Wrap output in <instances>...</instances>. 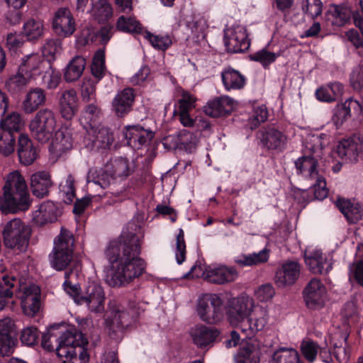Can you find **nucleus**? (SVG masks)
I'll use <instances>...</instances> for the list:
<instances>
[{
  "mask_svg": "<svg viewBox=\"0 0 363 363\" xmlns=\"http://www.w3.org/2000/svg\"><path fill=\"white\" fill-rule=\"evenodd\" d=\"M196 98L189 92L183 91L179 100L178 112H189L195 107Z\"/></svg>",
  "mask_w": 363,
  "mask_h": 363,
  "instance_id": "obj_61",
  "label": "nucleus"
},
{
  "mask_svg": "<svg viewBox=\"0 0 363 363\" xmlns=\"http://www.w3.org/2000/svg\"><path fill=\"white\" fill-rule=\"evenodd\" d=\"M116 27L119 30L126 33H140L141 30L140 23L133 17H125L121 16L118 18Z\"/></svg>",
  "mask_w": 363,
  "mask_h": 363,
  "instance_id": "obj_51",
  "label": "nucleus"
},
{
  "mask_svg": "<svg viewBox=\"0 0 363 363\" xmlns=\"http://www.w3.org/2000/svg\"><path fill=\"white\" fill-rule=\"evenodd\" d=\"M24 284L13 276H4L0 279V311L6 304L5 298H12L15 292L21 291Z\"/></svg>",
  "mask_w": 363,
  "mask_h": 363,
  "instance_id": "obj_30",
  "label": "nucleus"
},
{
  "mask_svg": "<svg viewBox=\"0 0 363 363\" xmlns=\"http://www.w3.org/2000/svg\"><path fill=\"white\" fill-rule=\"evenodd\" d=\"M17 135L9 133V132H2L0 133V154L7 157L14 152L16 146V139Z\"/></svg>",
  "mask_w": 363,
  "mask_h": 363,
  "instance_id": "obj_47",
  "label": "nucleus"
},
{
  "mask_svg": "<svg viewBox=\"0 0 363 363\" xmlns=\"http://www.w3.org/2000/svg\"><path fill=\"white\" fill-rule=\"evenodd\" d=\"M16 150L20 163L25 166L32 164L38 156L32 140L25 134L18 136Z\"/></svg>",
  "mask_w": 363,
  "mask_h": 363,
  "instance_id": "obj_26",
  "label": "nucleus"
},
{
  "mask_svg": "<svg viewBox=\"0 0 363 363\" xmlns=\"http://www.w3.org/2000/svg\"><path fill=\"white\" fill-rule=\"evenodd\" d=\"M58 213L59 210L55 204L48 201L40 204L38 210L35 213L34 220L40 225H45L55 221Z\"/></svg>",
  "mask_w": 363,
  "mask_h": 363,
  "instance_id": "obj_34",
  "label": "nucleus"
},
{
  "mask_svg": "<svg viewBox=\"0 0 363 363\" xmlns=\"http://www.w3.org/2000/svg\"><path fill=\"white\" fill-rule=\"evenodd\" d=\"M143 237L140 227L135 222H130L127 231L109 242L105 250L109 263L106 281L109 286H125L145 272L146 262L140 257Z\"/></svg>",
  "mask_w": 363,
  "mask_h": 363,
  "instance_id": "obj_1",
  "label": "nucleus"
},
{
  "mask_svg": "<svg viewBox=\"0 0 363 363\" xmlns=\"http://www.w3.org/2000/svg\"><path fill=\"white\" fill-rule=\"evenodd\" d=\"M14 321L10 318L0 320V355L9 356L16 342Z\"/></svg>",
  "mask_w": 363,
  "mask_h": 363,
  "instance_id": "obj_17",
  "label": "nucleus"
},
{
  "mask_svg": "<svg viewBox=\"0 0 363 363\" xmlns=\"http://www.w3.org/2000/svg\"><path fill=\"white\" fill-rule=\"evenodd\" d=\"M54 112L48 108L39 110L30 123L33 135L40 143H45L52 137L56 126Z\"/></svg>",
  "mask_w": 363,
  "mask_h": 363,
  "instance_id": "obj_8",
  "label": "nucleus"
},
{
  "mask_svg": "<svg viewBox=\"0 0 363 363\" xmlns=\"http://www.w3.org/2000/svg\"><path fill=\"white\" fill-rule=\"evenodd\" d=\"M311 179L315 180V183L313 185L315 198L318 200H323L326 198L328 194V189L326 187L325 179L318 174L317 177H313Z\"/></svg>",
  "mask_w": 363,
  "mask_h": 363,
  "instance_id": "obj_57",
  "label": "nucleus"
},
{
  "mask_svg": "<svg viewBox=\"0 0 363 363\" xmlns=\"http://www.w3.org/2000/svg\"><path fill=\"white\" fill-rule=\"evenodd\" d=\"M275 294L274 289L271 284H264L255 291L257 298L262 302L270 300Z\"/></svg>",
  "mask_w": 363,
  "mask_h": 363,
  "instance_id": "obj_64",
  "label": "nucleus"
},
{
  "mask_svg": "<svg viewBox=\"0 0 363 363\" xmlns=\"http://www.w3.org/2000/svg\"><path fill=\"white\" fill-rule=\"evenodd\" d=\"M105 294L103 287L95 281H89L80 297L79 304H85L94 313L104 311Z\"/></svg>",
  "mask_w": 363,
  "mask_h": 363,
  "instance_id": "obj_13",
  "label": "nucleus"
},
{
  "mask_svg": "<svg viewBox=\"0 0 363 363\" xmlns=\"http://www.w3.org/2000/svg\"><path fill=\"white\" fill-rule=\"evenodd\" d=\"M269 257V250L264 249L257 253L241 255L235 259V262L240 266L258 265L267 262Z\"/></svg>",
  "mask_w": 363,
  "mask_h": 363,
  "instance_id": "obj_42",
  "label": "nucleus"
},
{
  "mask_svg": "<svg viewBox=\"0 0 363 363\" xmlns=\"http://www.w3.org/2000/svg\"><path fill=\"white\" fill-rule=\"evenodd\" d=\"M147 38L149 41L151 43L154 48H156L159 50H165L169 48L172 44L171 38L166 36H159L154 35L150 33L147 34Z\"/></svg>",
  "mask_w": 363,
  "mask_h": 363,
  "instance_id": "obj_62",
  "label": "nucleus"
},
{
  "mask_svg": "<svg viewBox=\"0 0 363 363\" xmlns=\"http://www.w3.org/2000/svg\"><path fill=\"white\" fill-rule=\"evenodd\" d=\"M337 153L345 162H357L363 155V140L357 135L342 140L337 147Z\"/></svg>",
  "mask_w": 363,
  "mask_h": 363,
  "instance_id": "obj_16",
  "label": "nucleus"
},
{
  "mask_svg": "<svg viewBox=\"0 0 363 363\" xmlns=\"http://www.w3.org/2000/svg\"><path fill=\"white\" fill-rule=\"evenodd\" d=\"M3 194L0 198L1 209L3 213H16L25 211L30 206V198L26 181L21 173L14 170L4 178Z\"/></svg>",
  "mask_w": 363,
  "mask_h": 363,
  "instance_id": "obj_3",
  "label": "nucleus"
},
{
  "mask_svg": "<svg viewBox=\"0 0 363 363\" xmlns=\"http://www.w3.org/2000/svg\"><path fill=\"white\" fill-rule=\"evenodd\" d=\"M116 179V177L111 172L106 171V164L104 168L99 171L97 177L94 178L93 183L99 185L102 189H106L110 186Z\"/></svg>",
  "mask_w": 363,
  "mask_h": 363,
  "instance_id": "obj_58",
  "label": "nucleus"
},
{
  "mask_svg": "<svg viewBox=\"0 0 363 363\" xmlns=\"http://www.w3.org/2000/svg\"><path fill=\"white\" fill-rule=\"evenodd\" d=\"M46 101V94L43 89L35 87L26 94L23 101V109L26 113H32Z\"/></svg>",
  "mask_w": 363,
  "mask_h": 363,
  "instance_id": "obj_33",
  "label": "nucleus"
},
{
  "mask_svg": "<svg viewBox=\"0 0 363 363\" xmlns=\"http://www.w3.org/2000/svg\"><path fill=\"white\" fill-rule=\"evenodd\" d=\"M237 275V271L233 267L228 268L226 267H208L202 274L203 277L208 281L218 284L233 281Z\"/></svg>",
  "mask_w": 363,
  "mask_h": 363,
  "instance_id": "obj_27",
  "label": "nucleus"
},
{
  "mask_svg": "<svg viewBox=\"0 0 363 363\" xmlns=\"http://www.w3.org/2000/svg\"><path fill=\"white\" fill-rule=\"evenodd\" d=\"M73 140L71 130L67 128H60L56 133L52 141V148L56 154L61 155L72 147Z\"/></svg>",
  "mask_w": 363,
  "mask_h": 363,
  "instance_id": "obj_35",
  "label": "nucleus"
},
{
  "mask_svg": "<svg viewBox=\"0 0 363 363\" xmlns=\"http://www.w3.org/2000/svg\"><path fill=\"white\" fill-rule=\"evenodd\" d=\"M61 50V41L59 39L48 40L43 47V55L47 58L45 61L51 62L55 60V55Z\"/></svg>",
  "mask_w": 363,
  "mask_h": 363,
  "instance_id": "obj_53",
  "label": "nucleus"
},
{
  "mask_svg": "<svg viewBox=\"0 0 363 363\" xmlns=\"http://www.w3.org/2000/svg\"><path fill=\"white\" fill-rule=\"evenodd\" d=\"M21 291V307L23 313L28 316H35L41 306L40 288L35 284H24Z\"/></svg>",
  "mask_w": 363,
  "mask_h": 363,
  "instance_id": "obj_18",
  "label": "nucleus"
},
{
  "mask_svg": "<svg viewBox=\"0 0 363 363\" xmlns=\"http://www.w3.org/2000/svg\"><path fill=\"white\" fill-rule=\"evenodd\" d=\"M186 244L184 241V234L182 229H179V232L177 236V249L176 259L178 264H181L185 259Z\"/></svg>",
  "mask_w": 363,
  "mask_h": 363,
  "instance_id": "obj_63",
  "label": "nucleus"
},
{
  "mask_svg": "<svg viewBox=\"0 0 363 363\" xmlns=\"http://www.w3.org/2000/svg\"><path fill=\"white\" fill-rule=\"evenodd\" d=\"M235 363H259V352L243 347L235 357Z\"/></svg>",
  "mask_w": 363,
  "mask_h": 363,
  "instance_id": "obj_56",
  "label": "nucleus"
},
{
  "mask_svg": "<svg viewBox=\"0 0 363 363\" xmlns=\"http://www.w3.org/2000/svg\"><path fill=\"white\" fill-rule=\"evenodd\" d=\"M320 347L318 344L311 340H304L301 342L300 351L304 359L313 363L315 361Z\"/></svg>",
  "mask_w": 363,
  "mask_h": 363,
  "instance_id": "obj_48",
  "label": "nucleus"
},
{
  "mask_svg": "<svg viewBox=\"0 0 363 363\" xmlns=\"http://www.w3.org/2000/svg\"><path fill=\"white\" fill-rule=\"evenodd\" d=\"M305 262L313 274H327L332 268L327 258L321 250L318 249L307 250L304 253Z\"/></svg>",
  "mask_w": 363,
  "mask_h": 363,
  "instance_id": "obj_21",
  "label": "nucleus"
},
{
  "mask_svg": "<svg viewBox=\"0 0 363 363\" xmlns=\"http://www.w3.org/2000/svg\"><path fill=\"white\" fill-rule=\"evenodd\" d=\"M349 323L345 321L341 325L335 327L332 331L330 337V342L333 346L336 345H345L350 335Z\"/></svg>",
  "mask_w": 363,
  "mask_h": 363,
  "instance_id": "obj_46",
  "label": "nucleus"
},
{
  "mask_svg": "<svg viewBox=\"0 0 363 363\" xmlns=\"http://www.w3.org/2000/svg\"><path fill=\"white\" fill-rule=\"evenodd\" d=\"M123 135L128 145L140 149L154 138L155 133L149 129H145L140 125H133L125 126Z\"/></svg>",
  "mask_w": 363,
  "mask_h": 363,
  "instance_id": "obj_20",
  "label": "nucleus"
},
{
  "mask_svg": "<svg viewBox=\"0 0 363 363\" xmlns=\"http://www.w3.org/2000/svg\"><path fill=\"white\" fill-rule=\"evenodd\" d=\"M223 300L218 295L204 294L198 301V315L208 324H216L223 318Z\"/></svg>",
  "mask_w": 363,
  "mask_h": 363,
  "instance_id": "obj_9",
  "label": "nucleus"
},
{
  "mask_svg": "<svg viewBox=\"0 0 363 363\" xmlns=\"http://www.w3.org/2000/svg\"><path fill=\"white\" fill-rule=\"evenodd\" d=\"M113 16V9L107 0H99L93 7V16L99 23L108 21Z\"/></svg>",
  "mask_w": 363,
  "mask_h": 363,
  "instance_id": "obj_43",
  "label": "nucleus"
},
{
  "mask_svg": "<svg viewBox=\"0 0 363 363\" xmlns=\"http://www.w3.org/2000/svg\"><path fill=\"white\" fill-rule=\"evenodd\" d=\"M101 113V108L94 103H91L85 106L82 112V119H84L91 128V125H95V122L99 118Z\"/></svg>",
  "mask_w": 363,
  "mask_h": 363,
  "instance_id": "obj_55",
  "label": "nucleus"
},
{
  "mask_svg": "<svg viewBox=\"0 0 363 363\" xmlns=\"http://www.w3.org/2000/svg\"><path fill=\"white\" fill-rule=\"evenodd\" d=\"M332 121L336 127L341 126L351 118H358L362 113V106L353 97L337 104L333 111Z\"/></svg>",
  "mask_w": 363,
  "mask_h": 363,
  "instance_id": "obj_14",
  "label": "nucleus"
},
{
  "mask_svg": "<svg viewBox=\"0 0 363 363\" xmlns=\"http://www.w3.org/2000/svg\"><path fill=\"white\" fill-rule=\"evenodd\" d=\"M303 10L309 16L314 18L322 13L323 4L320 0H305Z\"/></svg>",
  "mask_w": 363,
  "mask_h": 363,
  "instance_id": "obj_59",
  "label": "nucleus"
},
{
  "mask_svg": "<svg viewBox=\"0 0 363 363\" xmlns=\"http://www.w3.org/2000/svg\"><path fill=\"white\" fill-rule=\"evenodd\" d=\"M222 82L226 90L241 89L245 84V78L238 71L228 68L221 73Z\"/></svg>",
  "mask_w": 363,
  "mask_h": 363,
  "instance_id": "obj_37",
  "label": "nucleus"
},
{
  "mask_svg": "<svg viewBox=\"0 0 363 363\" xmlns=\"http://www.w3.org/2000/svg\"><path fill=\"white\" fill-rule=\"evenodd\" d=\"M273 363H301L299 353L294 349L280 348L273 354Z\"/></svg>",
  "mask_w": 363,
  "mask_h": 363,
  "instance_id": "obj_44",
  "label": "nucleus"
},
{
  "mask_svg": "<svg viewBox=\"0 0 363 363\" xmlns=\"http://www.w3.org/2000/svg\"><path fill=\"white\" fill-rule=\"evenodd\" d=\"M254 301L247 296H241L228 301L226 315L231 325H237L250 315Z\"/></svg>",
  "mask_w": 363,
  "mask_h": 363,
  "instance_id": "obj_12",
  "label": "nucleus"
},
{
  "mask_svg": "<svg viewBox=\"0 0 363 363\" xmlns=\"http://www.w3.org/2000/svg\"><path fill=\"white\" fill-rule=\"evenodd\" d=\"M109 318L106 320L109 336L113 339L119 337L123 330L140 314V308L131 303L125 307L116 300H111L108 305Z\"/></svg>",
  "mask_w": 363,
  "mask_h": 363,
  "instance_id": "obj_4",
  "label": "nucleus"
},
{
  "mask_svg": "<svg viewBox=\"0 0 363 363\" xmlns=\"http://www.w3.org/2000/svg\"><path fill=\"white\" fill-rule=\"evenodd\" d=\"M23 125L21 115L16 112H12L0 121V127L3 132H9L13 135L18 136L19 131Z\"/></svg>",
  "mask_w": 363,
  "mask_h": 363,
  "instance_id": "obj_39",
  "label": "nucleus"
},
{
  "mask_svg": "<svg viewBox=\"0 0 363 363\" xmlns=\"http://www.w3.org/2000/svg\"><path fill=\"white\" fill-rule=\"evenodd\" d=\"M44 26L40 21L30 19L24 23L23 34L28 40H35L43 35Z\"/></svg>",
  "mask_w": 363,
  "mask_h": 363,
  "instance_id": "obj_45",
  "label": "nucleus"
},
{
  "mask_svg": "<svg viewBox=\"0 0 363 363\" xmlns=\"http://www.w3.org/2000/svg\"><path fill=\"white\" fill-rule=\"evenodd\" d=\"M78 265L77 263H74V266L69 270L65 272V281L63 284L65 291L69 294L73 298L75 303L79 304L80 297L82 295L79 292V287L77 284L72 283L74 277H77L79 274V269H77Z\"/></svg>",
  "mask_w": 363,
  "mask_h": 363,
  "instance_id": "obj_38",
  "label": "nucleus"
},
{
  "mask_svg": "<svg viewBox=\"0 0 363 363\" xmlns=\"http://www.w3.org/2000/svg\"><path fill=\"white\" fill-rule=\"evenodd\" d=\"M301 267L296 261H286L281 264L275 274L274 280L278 286L293 284L298 278Z\"/></svg>",
  "mask_w": 363,
  "mask_h": 363,
  "instance_id": "obj_22",
  "label": "nucleus"
},
{
  "mask_svg": "<svg viewBox=\"0 0 363 363\" xmlns=\"http://www.w3.org/2000/svg\"><path fill=\"white\" fill-rule=\"evenodd\" d=\"M105 69V55L103 50H98L93 58L92 64L91 66V70L92 74L98 78L101 79L104 72Z\"/></svg>",
  "mask_w": 363,
  "mask_h": 363,
  "instance_id": "obj_54",
  "label": "nucleus"
},
{
  "mask_svg": "<svg viewBox=\"0 0 363 363\" xmlns=\"http://www.w3.org/2000/svg\"><path fill=\"white\" fill-rule=\"evenodd\" d=\"M335 204L349 223L355 224L363 218V204L342 198L337 199Z\"/></svg>",
  "mask_w": 363,
  "mask_h": 363,
  "instance_id": "obj_28",
  "label": "nucleus"
},
{
  "mask_svg": "<svg viewBox=\"0 0 363 363\" xmlns=\"http://www.w3.org/2000/svg\"><path fill=\"white\" fill-rule=\"evenodd\" d=\"M52 184L51 175L48 171H38L30 177V189L33 194L38 198L47 196Z\"/></svg>",
  "mask_w": 363,
  "mask_h": 363,
  "instance_id": "obj_25",
  "label": "nucleus"
},
{
  "mask_svg": "<svg viewBox=\"0 0 363 363\" xmlns=\"http://www.w3.org/2000/svg\"><path fill=\"white\" fill-rule=\"evenodd\" d=\"M33 77L43 74L42 84L48 89H55L61 82L60 72L55 69L51 62L45 61L37 54L32 55Z\"/></svg>",
  "mask_w": 363,
  "mask_h": 363,
  "instance_id": "obj_11",
  "label": "nucleus"
},
{
  "mask_svg": "<svg viewBox=\"0 0 363 363\" xmlns=\"http://www.w3.org/2000/svg\"><path fill=\"white\" fill-rule=\"evenodd\" d=\"M326 137L327 135L323 133L313 134L307 137L306 148L309 150L311 155L303 156L295 162L298 172L305 177L311 179L317 177L318 174L317 171L318 157H320L322 150L325 146L323 140Z\"/></svg>",
  "mask_w": 363,
  "mask_h": 363,
  "instance_id": "obj_6",
  "label": "nucleus"
},
{
  "mask_svg": "<svg viewBox=\"0 0 363 363\" xmlns=\"http://www.w3.org/2000/svg\"><path fill=\"white\" fill-rule=\"evenodd\" d=\"M82 99L84 102L96 100V82L91 79H83L81 84Z\"/></svg>",
  "mask_w": 363,
  "mask_h": 363,
  "instance_id": "obj_52",
  "label": "nucleus"
},
{
  "mask_svg": "<svg viewBox=\"0 0 363 363\" xmlns=\"http://www.w3.org/2000/svg\"><path fill=\"white\" fill-rule=\"evenodd\" d=\"M39 337V332L35 327H28L24 328L21 335V340L23 344L28 346H33L37 343Z\"/></svg>",
  "mask_w": 363,
  "mask_h": 363,
  "instance_id": "obj_60",
  "label": "nucleus"
},
{
  "mask_svg": "<svg viewBox=\"0 0 363 363\" xmlns=\"http://www.w3.org/2000/svg\"><path fill=\"white\" fill-rule=\"evenodd\" d=\"M87 344L86 337L76 328L62 331L60 325L50 326L41 340L45 350H55L59 357L65 358L63 363H88L89 354L85 348Z\"/></svg>",
  "mask_w": 363,
  "mask_h": 363,
  "instance_id": "obj_2",
  "label": "nucleus"
},
{
  "mask_svg": "<svg viewBox=\"0 0 363 363\" xmlns=\"http://www.w3.org/2000/svg\"><path fill=\"white\" fill-rule=\"evenodd\" d=\"M31 235V227L20 218L7 222L2 231L5 247L18 254L27 251Z\"/></svg>",
  "mask_w": 363,
  "mask_h": 363,
  "instance_id": "obj_5",
  "label": "nucleus"
},
{
  "mask_svg": "<svg viewBox=\"0 0 363 363\" xmlns=\"http://www.w3.org/2000/svg\"><path fill=\"white\" fill-rule=\"evenodd\" d=\"M106 171L111 172L116 178L126 177L133 172L128 159L124 157H118L106 162Z\"/></svg>",
  "mask_w": 363,
  "mask_h": 363,
  "instance_id": "obj_40",
  "label": "nucleus"
},
{
  "mask_svg": "<svg viewBox=\"0 0 363 363\" xmlns=\"http://www.w3.org/2000/svg\"><path fill=\"white\" fill-rule=\"evenodd\" d=\"M233 100L228 96L218 97L209 101L204 107V113L212 117L218 118L230 113Z\"/></svg>",
  "mask_w": 363,
  "mask_h": 363,
  "instance_id": "obj_31",
  "label": "nucleus"
},
{
  "mask_svg": "<svg viewBox=\"0 0 363 363\" xmlns=\"http://www.w3.org/2000/svg\"><path fill=\"white\" fill-rule=\"evenodd\" d=\"M60 191L64 202L70 204L75 197L74 179L71 174L60 183Z\"/></svg>",
  "mask_w": 363,
  "mask_h": 363,
  "instance_id": "obj_49",
  "label": "nucleus"
},
{
  "mask_svg": "<svg viewBox=\"0 0 363 363\" xmlns=\"http://www.w3.org/2000/svg\"><path fill=\"white\" fill-rule=\"evenodd\" d=\"M135 97V91L132 88H125L118 92L112 101L115 114L120 118L128 114L132 111Z\"/></svg>",
  "mask_w": 363,
  "mask_h": 363,
  "instance_id": "obj_23",
  "label": "nucleus"
},
{
  "mask_svg": "<svg viewBox=\"0 0 363 363\" xmlns=\"http://www.w3.org/2000/svg\"><path fill=\"white\" fill-rule=\"evenodd\" d=\"M247 33L243 28L237 26L228 29L225 34L224 43L226 50L230 51H235L238 50V43L239 41H242L247 38Z\"/></svg>",
  "mask_w": 363,
  "mask_h": 363,
  "instance_id": "obj_41",
  "label": "nucleus"
},
{
  "mask_svg": "<svg viewBox=\"0 0 363 363\" xmlns=\"http://www.w3.org/2000/svg\"><path fill=\"white\" fill-rule=\"evenodd\" d=\"M32 62V55L26 56L19 65L18 72L7 79L5 86L10 93L16 94L21 92L34 79Z\"/></svg>",
  "mask_w": 363,
  "mask_h": 363,
  "instance_id": "obj_10",
  "label": "nucleus"
},
{
  "mask_svg": "<svg viewBox=\"0 0 363 363\" xmlns=\"http://www.w3.org/2000/svg\"><path fill=\"white\" fill-rule=\"evenodd\" d=\"M326 289L321 281L313 278L303 290V297L306 306L311 309H319L324 306Z\"/></svg>",
  "mask_w": 363,
  "mask_h": 363,
  "instance_id": "obj_15",
  "label": "nucleus"
},
{
  "mask_svg": "<svg viewBox=\"0 0 363 363\" xmlns=\"http://www.w3.org/2000/svg\"><path fill=\"white\" fill-rule=\"evenodd\" d=\"M87 135L88 140L96 148H108L114 140L110 128L101 125H91L87 130Z\"/></svg>",
  "mask_w": 363,
  "mask_h": 363,
  "instance_id": "obj_24",
  "label": "nucleus"
},
{
  "mask_svg": "<svg viewBox=\"0 0 363 363\" xmlns=\"http://www.w3.org/2000/svg\"><path fill=\"white\" fill-rule=\"evenodd\" d=\"M74 242L72 233L62 228L60 235L55 240L52 252L50 255V262L52 268L62 271L72 263Z\"/></svg>",
  "mask_w": 363,
  "mask_h": 363,
  "instance_id": "obj_7",
  "label": "nucleus"
},
{
  "mask_svg": "<svg viewBox=\"0 0 363 363\" xmlns=\"http://www.w3.org/2000/svg\"><path fill=\"white\" fill-rule=\"evenodd\" d=\"M55 33L62 38L71 36L75 31V21L70 11L67 8L59 9L52 20Z\"/></svg>",
  "mask_w": 363,
  "mask_h": 363,
  "instance_id": "obj_19",
  "label": "nucleus"
},
{
  "mask_svg": "<svg viewBox=\"0 0 363 363\" xmlns=\"http://www.w3.org/2000/svg\"><path fill=\"white\" fill-rule=\"evenodd\" d=\"M279 56V53L270 52L266 48H263L255 53L250 54L249 57L250 60L258 62L264 68H267L270 64L274 62Z\"/></svg>",
  "mask_w": 363,
  "mask_h": 363,
  "instance_id": "obj_50",
  "label": "nucleus"
},
{
  "mask_svg": "<svg viewBox=\"0 0 363 363\" xmlns=\"http://www.w3.org/2000/svg\"><path fill=\"white\" fill-rule=\"evenodd\" d=\"M218 335L219 331L216 328L204 325L196 327L191 332L194 343L200 348L212 344Z\"/></svg>",
  "mask_w": 363,
  "mask_h": 363,
  "instance_id": "obj_32",
  "label": "nucleus"
},
{
  "mask_svg": "<svg viewBox=\"0 0 363 363\" xmlns=\"http://www.w3.org/2000/svg\"><path fill=\"white\" fill-rule=\"evenodd\" d=\"M86 67V60L82 56H76L67 64L64 72V78L67 82H72L82 76Z\"/></svg>",
  "mask_w": 363,
  "mask_h": 363,
  "instance_id": "obj_36",
  "label": "nucleus"
},
{
  "mask_svg": "<svg viewBox=\"0 0 363 363\" xmlns=\"http://www.w3.org/2000/svg\"><path fill=\"white\" fill-rule=\"evenodd\" d=\"M262 145L268 150H281L286 144V135L274 128H264L259 131Z\"/></svg>",
  "mask_w": 363,
  "mask_h": 363,
  "instance_id": "obj_29",
  "label": "nucleus"
}]
</instances>
